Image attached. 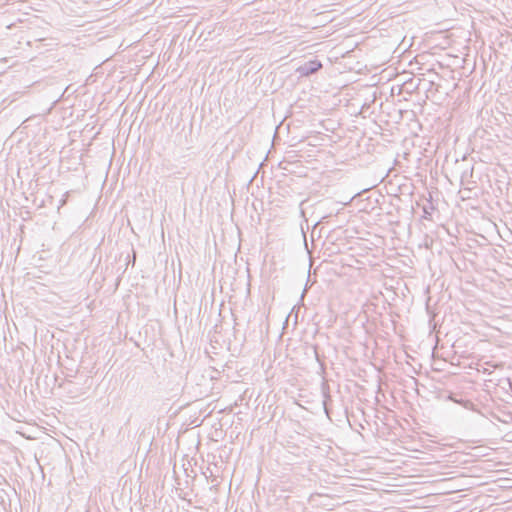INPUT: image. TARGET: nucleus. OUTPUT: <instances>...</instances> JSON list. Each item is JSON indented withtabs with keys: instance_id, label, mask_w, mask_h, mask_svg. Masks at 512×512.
<instances>
[{
	"instance_id": "nucleus-3",
	"label": "nucleus",
	"mask_w": 512,
	"mask_h": 512,
	"mask_svg": "<svg viewBox=\"0 0 512 512\" xmlns=\"http://www.w3.org/2000/svg\"><path fill=\"white\" fill-rule=\"evenodd\" d=\"M432 209H433L432 206L431 207H427V206L423 207V213H424L423 217L425 219H431V211L430 210H432Z\"/></svg>"
},
{
	"instance_id": "nucleus-6",
	"label": "nucleus",
	"mask_w": 512,
	"mask_h": 512,
	"mask_svg": "<svg viewBox=\"0 0 512 512\" xmlns=\"http://www.w3.org/2000/svg\"><path fill=\"white\" fill-rule=\"evenodd\" d=\"M314 352H315V357H316L317 361H320L319 354L317 352V347L314 348Z\"/></svg>"
},
{
	"instance_id": "nucleus-4",
	"label": "nucleus",
	"mask_w": 512,
	"mask_h": 512,
	"mask_svg": "<svg viewBox=\"0 0 512 512\" xmlns=\"http://www.w3.org/2000/svg\"><path fill=\"white\" fill-rule=\"evenodd\" d=\"M319 497H321V494H318V493L311 494V496L309 497V502L314 503L317 501V498H319Z\"/></svg>"
},
{
	"instance_id": "nucleus-1",
	"label": "nucleus",
	"mask_w": 512,
	"mask_h": 512,
	"mask_svg": "<svg viewBox=\"0 0 512 512\" xmlns=\"http://www.w3.org/2000/svg\"><path fill=\"white\" fill-rule=\"evenodd\" d=\"M322 68V63L316 59L305 62L297 68L300 76H310Z\"/></svg>"
},
{
	"instance_id": "nucleus-2",
	"label": "nucleus",
	"mask_w": 512,
	"mask_h": 512,
	"mask_svg": "<svg viewBox=\"0 0 512 512\" xmlns=\"http://www.w3.org/2000/svg\"><path fill=\"white\" fill-rule=\"evenodd\" d=\"M323 406L326 415L329 417L328 402L331 400L329 385L324 382L322 384Z\"/></svg>"
},
{
	"instance_id": "nucleus-5",
	"label": "nucleus",
	"mask_w": 512,
	"mask_h": 512,
	"mask_svg": "<svg viewBox=\"0 0 512 512\" xmlns=\"http://www.w3.org/2000/svg\"><path fill=\"white\" fill-rule=\"evenodd\" d=\"M506 382H507V384H508V386H509L510 390L512 391V380H511V379H509V378H507V379H506Z\"/></svg>"
}]
</instances>
